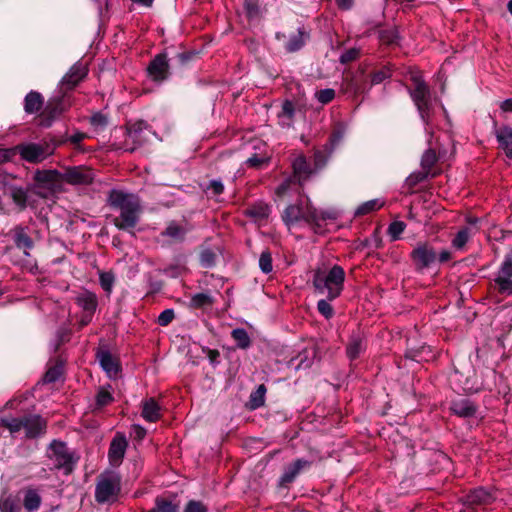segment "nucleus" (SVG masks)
I'll return each mask as SVG.
<instances>
[{"label":"nucleus","instance_id":"7","mask_svg":"<svg viewBox=\"0 0 512 512\" xmlns=\"http://www.w3.org/2000/svg\"><path fill=\"white\" fill-rule=\"evenodd\" d=\"M121 491V477L114 471H105L97 478L95 500L99 504L113 503Z\"/></svg>","mask_w":512,"mask_h":512},{"label":"nucleus","instance_id":"31","mask_svg":"<svg viewBox=\"0 0 512 512\" xmlns=\"http://www.w3.org/2000/svg\"><path fill=\"white\" fill-rule=\"evenodd\" d=\"M451 411L463 418L473 417L477 412V406L469 399H460L453 401L450 406Z\"/></svg>","mask_w":512,"mask_h":512},{"label":"nucleus","instance_id":"26","mask_svg":"<svg viewBox=\"0 0 512 512\" xmlns=\"http://www.w3.org/2000/svg\"><path fill=\"white\" fill-rule=\"evenodd\" d=\"M292 176L297 180L299 186H303L312 174L310 164L304 155L297 156L292 162Z\"/></svg>","mask_w":512,"mask_h":512},{"label":"nucleus","instance_id":"50","mask_svg":"<svg viewBox=\"0 0 512 512\" xmlns=\"http://www.w3.org/2000/svg\"><path fill=\"white\" fill-rule=\"evenodd\" d=\"M259 268L264 274H269L273 271L272 254L269 249L262 251L260 254Z\"/></svg>","mask_w":512,"mask_h":512},{"label":"nucleus","instance_id":"48","mask_svg":"<svg viewBox=\"0 0 512 512\" xmlns=\"http://www.w3.org/2000/svg\"><path fill=\"white\" fill-rule=\"evenodd\" d=\"M266 391V386L264 384H260L257 389L250 394V403L253 409H257L264 405Z\"/></svg>","mask_w":512,"mask_h":512},{"label":"nucleus","instance_id":"24","mask_svg":"<svg viewBox=\"0 0 512 512\" xmlns=\"http://www.w3.org/2000/svg\"><path fill=\"white\" fill-rule=\"evenodd\" d=\"M494 134L499 149L503 150L506 157L512 159V128L508 125L497 127L494 123Z\"/></svg>","mask_w":512,"mask_h":512},{"label":"nucleus","instance_id":"16","mask_svg":"<svg viewBox=\"0 0 512 512\" xmlns=\"http://www.w3.org/2000/svg\"><path fill=\"white\" fill-rule=\"evenodd\" d=\"M166 53L157 54L147 66L148 77L154 82H163L170 75Z\"/></svg>","mask_w":512,"mask_h":512},{"label":"nucleus","instance_id":"43","mask_svg":"<svg viewBox=\"0 0 512 512\" xmlns=\"http://www.w3.org/2000/svg\"><path fill=\"white\" fill-rule=\"evenodd\" d=\"M231 337L240 349H247L251 345V338L244 328H235L231 332Z\"/></svg>","mask_w":512,"mask_h":512},{"label":"nucleus","instance_id":"56","mask_svg":"<svg viewBox=\"0 0 512 512\" xmlns=\"http://www.w3.org/2000/svg\"><path fill=\"white\" fill-rule=\"evenodd\" d=\"M331 301L332 300H328V297L326 296L325 299H321L317 302L318 312L327 320L334 316V309L330 304Z\"/></svg>","mask_w":512,"mask_h":512},{"label":"nucleus","instance_id":"3","mask_svg":"<svg viewBox=\"0 0 512 512\" xmlns=\"http://www.w3.org/2000/svg\"><path fill=\"white\" fill-rule=\"evenodd\" d=\"M345 271L340 265H333L328 271L317 269L314 271L312 284L315 291L325 294L328 300L337 299L344 290Z\"/></svg>","mask_w":512,"mask_h":512},{"label":"nucleus","instance_id":"11","mask_svg":"<svg viewBox=\"0 0 512 512\" xmlns=\"http://www.w3.org/2000/svg\"><path fill=\"white\" fill-rule=\"evenodd\" d=\"M8 237L17 249L23 251L24 256H31V250L34 248L35 242L31 236V228L29 226L23 224L15 225L8 232Z\"/></svg>","mask_w":512,"mask_h":512},{"label":"nucleus","instance_id":"39","mask_svg":"<svg viewBox=\"0 0 512 512\" xmlns=\"http://www.w3.org/2000/svg\"><path fill=\"white\" fill-rule=\"evenodd\" d=\"M179 503L158 496L155 498V506L148 512H179Z\"/></svg>","mask_w":512,"mask_h":512},{"label":"nucleus","instance_id":"14","mask_svg":"<svg viewBox=\"0 0 512 512\" xmlns=\"http://www.w3.org/2000/svg\"><path fill=\"white\" fill-rule=\"evenodd\" d=\"M87 74L88 68L86 64L81 61L76 62L61 79L58 89L71 94L72 90L78 86Z\"/></svg>","mask_w":512,"mask_h":512},{"label":"nucleus","instance_id":"38","mask_svg":"<svg viewBox=\"0 0 512 512\" xmlns=\"http://www.w3.org/2000/svg\"><path fill=\"white\" fill-rule=\"evenodd\" d=\"M364 343L363 338L360 335L353 334L348 342L346 347L347 357L353 361L356 360L360 354L364 351Z\"/></svg>","mask_w":512,"mask_h":512},{"label":"nucleus","instance_id":"40","mask_svg":"<svg viewBox=\"0 0 512 512\" xmlns=\"http://www.w3.org/2000/svg\"><path fill=\"white\" fill-rule=\"evenodd\" d=\"M315 222H313L312 230L314 233H319L322 230V223L326 220H335L337 213L332 210H318L315 208Z\"/></svg>","mask_w":512,"mask_h":512},{"label":"nucleus","instance_id":"63","mask_svg":"<svg viewBox=\"0 0 512 512\" xmlns=\"http://www.w3.org/2000/svg\"><path fill=\"white\" fill-rule=\"evenodd\" d=\"M316 99L322 104L330 103L335 97V91L331 88L321 89L315 94Z\"/></svg>","mask_w":512,"mask_h":512},{"label":"nucleus","instance_id":"2","mask_svg":"<svg viewBox=\"0 0 512 512\" xmlns=\"http://www.w3.org/2000/svg\"><path fill=\"white\" fill-rule=\"evenodd\" d=\"M411 86L407 87L408 93L417 108L419 116L428 128L432 122L435 106L441 101L433 96L430 87L419 73L411 75Z\"/></svg>","mask_w":512,"mask_h":512},{"label":"nucleus","instance_id":"34","mask_svg":"<svg viewBox=\"0 0 512 512\" xmlns=\"http://www.w3.org/2000/svg\"><path fill=\"white\" fill-rule=\"evenodd\" d=\"M141 415L147 422H156L161 418V407L154 398H149L142 403Z\"/></svg>","mask_w":512,"mask_h":512},{"label":"nucleus","instance_id":"17","mask_svg":"<svg viewBox=\"0 0 512 512\" xmlns=\"http://www.w3.org/2000/svg\"><path fill=\"white\" fill-rule=\"evenodd\" d=\"M311 465L312 461L310 460L304 458L296 459L292 463L285 466L284 471L279 478L278 485L280 487H287L289 484L294 482V480L301 472L308 470Z\"/></svg>","mask_w":512,"mask_h":512},{"label":"nucleus","instance_id":"13","mask_svg":"<svg viewBox=\"0 0 512 512\" xmlns=\"http://www.w3.org/2000/svg\"><path fill=\"white\" fill-rule=\"evenodd\" d=\"M63 179L64 183L70 185H89L95 179V172L88 166H68L64 169Z\"/></svg>","mask_w":512,"mask_h":512},{"label":"nucleus","instance_id":"19","mask_svg":"<svg viewBox=\"0 0 512 512\" xmlns=\"http://www.w3.org/2000/svg\"><path fill=\"white\" fill-rule=\"evenodd\" d=\"M127 447L128 441L126 439L125 434L117 432L114 438L112 439L108 450V458L112 465L118 466L121 464L125 456Z\"/></svg>","mask_w":512,"mask_h":512},{"label":"nucleus","instance_id":"49","mask_svg":"<svg viewBox=\"0 0 512 512\" xmlns=\"http://www.w3.org/2000/svg\"><path fill=\"white\" fill-rule=\"evenodd\" d=\"M224 184L220 179H213L203 188V191L211 198H216L223 194Z\"/></svg>","mask_w":512,"mask_h":512},{"label":"nucleus","instance_id":"36","mask_svg":"<svg viewBox=\"0 0 512 512\" xmlns=\"http://www.w3.org/2000/svg\"><path fill=\"white\" fill-rule=\"evenodd\" d=\"M75 302L85 311V313L94 314L97 308V297L94 293L89 291L79 294L76 297Z\"/></svg>","mask_w":512,"mask_h":512},{"label":"nucleus","instance_id":"22","mask_svg":"<svg viewBox=\"0 0 512 512\" xmlns=\"http://www.w3.org/2000/svg\"><path fill=\"white\" fill-rule=\"evenodd\" d=\"M433 148L436 149V153L440 156L442 162L449 160L455 153L454 141L447 132L437 136L435 142H433Z\"/></svg>","mask_w":512,"mask_h":512},{"label":"nucleus","instance_id":"30","mask_svg":"<svg viewBox=\"0 0 512 512\" xmlns=\"http://www.w3.org/2000/svg\"><path fill=\"white\" fill-rule=\"evenodd\" d=\"M21 492L23 493L24 508L29 512L37 511L42 503L39 489L28 486L23 488Z\"/></svg>","mask_w":512,"mask_h":512},{"label":"nucleus","instance_id":"59","mask_svg":"<svg viewBox=\"0 0 512 512\" xmlns=\"http://www.w3.org/2000/svg\"><path fill=\"white\" fill-rule=\"evenodd\" d=\"M216 253L211 249H204L200 254L201 265L205 268H211L216 264Z\"/></svg>","mask_w":512,"mask_h":512},{"label":"nucleus","instance_id":"9","mask_svg":"<svg viewBox=\"0 0 512 512\" xmlns=\"http://www.w3.org/2000/svg\"><path fill=\"white\" fill-rule=\"evenodd\" d=\"M342 91L349 97L356 98L368 93L371 88L369 75L359 69L354 73L347 74L342 81Z\"/></svg>","mask_w":512,"mask_h":512},{"label":"nucleus","instance_id":"28","mask_svg":"<svg viewBox=\"0 0 512 512\" xmlns=\"http://www.w3.org/2000/svg\"><path fill=\"white\" fill-rule=\"evenodd\" d=\"M126 129L128 139L137 146H140L146 140V137L143 134L149 129V125L143 120H138L133 123H128L126 125Z\"/></svg>","mask_w":512,"mask_h":512},{"label":"nucleus","instance_id":"1","mask_svg":"<svg viewBox=\"0 0 512 512\" xmlns=\"http://www.w3.org/2000/svg\"><path fill=\"white\" fill-rule=\"evenodd\" d=\"M108 206L118 213L112 220L114 226L132 233L140 221L142 205L138 195L112 189L107 197Z\"/></svg>","mask_w":512,"mask_h":512},{"label":"nucleus","instance_id":"44","mask_svg":"<svg viewBox=\"0 0 512 512\" xmlns=\"http://www.w3.org/2000/svg\"><path fill=\"white\" fill-rule=\"evenodd\" d=\"M108 388H111V386L108 385L107 388L103 386L99 387L95 397L96 408L101 409L114 401V397Z\"/></svg>","mask_w":512,"mask_h":512},{"label":"nucleus","instance_id":"23","mask_svg":"<svg viewBox=\"0 0 512 512\" xmlns=\"http://www.w3.org/2000/svg\"><path fill=\"white\" fill-rule=\"evenodd\" d=\"M431 139L428 141L429 148L423 153L421 157V169L428 172L431 175V178H435L440 174L439 170H435L434 166L440 160V156L436 153V149L433 148V133L429 132Z\"/></svg>","mask_w":512,"mask_h":512},{"label":"nucleus","instance_id":"57","mask_svg":"<svg viewBox=\"0 0 512 512\" xmlns=\"http://www.w3.org/2000/svg\"><path fill=\"white\" fill-rule=\"evenodd\" d=\"M99 282L102 287V289L110 293L112 291L114 282H115V276L112 272H100L99 273Z\"/></svg>","mask_w":512,"mask_h":512},{"label":"nucleus","instance_id":"52","mask_svg":"<svg viewBox=\"0 0 512 512\" xmlns=\"http://www.w3.org/2000/svg\"><path fill=\"white\" fill-rule=\"evenodd\" d=\"M244 10L249 20L258 19L261 15L258 0H245Z\"/></svg>","mask_w":512,"mask_h":512},{"label":"nucleus","instance_id":"25","mask_svg":"<svg viewBox=\"0 0 512 512\" xmlns=\"http://www.w3.org/2000/svg\"><path fill=\"white\" fill-rule=\"evenodd\" d=\"M310 39V30H308L305 26H300L297 28L296 33H293L289 36V39L286 41L284 48L288 53H294L301 50L307 41Z\"/></svg>","mask_w":512,"mask_h":512},{"label":"nucleus","instance_id":"8","mask_svg":"<svg viewBox=\"0 0 512 512\" xmlns=\"http://www.w3.org/2000/svg\"><path fill=\"white\" fill-rule=\"evenodd\" d=\"M416 272H423L437 261V251L429 241H419L409 254Z\"/></svg>","mask_w":512,"mask_h":512},{"label":"nucleus","instance_id":"20","mask_svg":"<svg viewBox=\"0 0 512 512\" xmlns=\"http://www.w3.org/2000/svg\"><path fill=\"white\" fill-rule=\"evenodd\" d=\"M23 428L26 437L37 438L46 432L47 422L40 415H24Z\"/></svg>","mask_w":512,"mask_h":512},{"label":"nucleus","instance_id":"5","mask_svg":"<svg viewBox=\"0 0 512 512\" xmlns=\"http://www.w3.org/2000/svg\"><path fill=\"white\" fill-rule=\"evenodd\" d=\"M71 106L72 94L58 89L55 94L49 98L41 111L38 125L42 128L51 127L55 120L67 112Z\"/></svg>","mask_w":512,"mask_h":512},{"label":"nucleus","instance_id":"32","mask_svg":"<svg viewBox=\"0 0 512 512\" xmlns=\"http://www.w3.org/2000/svg\"><path fill=\"white\" fill-rule=\"evenodd\" d=\"M44 108V97L38 91H30L24 98V111L27 114H35Z\"/></svg>","mask_w":512,"mask_h":512},{"label":"nucleus","instance_id":"15","mask_svg":"<svg viewBox=\"0 0 512 512\" xmlns=\"http://www.w3.org/2000/svg\"><path fill=\"white\" fill-rule=\"evenodd\" d=\"M498 292L502 295H512V257H505L494 279Z\"/></svg>","mask_w":512,"mask_h":512},{"label":"nucleus","instance_id":"10","mask_svg":"<svg viewBox=\"0 0 512 512\" xmlns=\"http://www.w3.org/2000/svg\"><path fill=\"white\" fill-rule=\"evenodd\" d=\"M34 180L38 188L45 189L50 194L63 191V173L56 169L37 170L34 174Z\"/></svg>","mask_w":512,"mask_h":512},{"label":"nucleus","instance_id":"4","mask_svg":"<svg viewBox=\"0 0 512 512\" xmlns=\"http://www.w3.org/2000/svg\"><path fill=\"white\" fill-rule=\"evenodd\" d=\"M64 143V139L48 135L40 143L28 142L16 145V155L19 154L21 159L28 163L36 164L53 155L56 148Z\"/></svg>","mask_w":512,"mask_h":512},{"label":"nucleus","instance_id":"64","mask_svg":"<svg viewBox=\"0 0 512 512\" xmlns=\"http://www.w3.org/2000/svg\"><path fill=\"white\" fill-rule=\"evenodd\" d=\"M183 512H208V507L201 501L190 500L187 502Z\"/></svg>","mask_w":512,"mask_h":512},{"label":"nucleus","instance_id":"37","mask_svg":"<svg viewBox=\"0 0 512 512\" xmlns=\"http://www.w3.org/2000/svg\"><path fill=\"white\" fill-rule=\"evenodd\" d=\"M279 124L283 127L292 126L295 117V105L291 100H285L282 104L281 111L277 115Z\"/></svg>","mask_w":512,"mask_h":512},{"label":"nucleus","instance_id":"35","mask_svg":"<svg viewBox=\"0 0 512 512\" xmlns=\"http://www.w3.org/2000/svg\"><path fill=\"white\" fill-rule=\"evenodd\" d=\"M474 233L475 232L471 226L461 227L455 234L454 238L451 240L452 248L458 251L465 250L466 244L469 242Z\"/></svg>","mask_w":512,"mask_h":512},{"label":"nucleus","instance_id":"58","mask_svg":"<svg viewBox=\"0 0 512 512\" xmlns=\"http://www.w3.org/2000/svg\"><path fill=\"white\" fill-rule=\"evenodd\" d=\"M390 77H391V73H390L389 69L382 68L380 70L373 72L371 75H369V84L372 87L373 85H378V84L382 83L383 81H385L386 79H388Z\"/></svg>","mask_w":512,"mask_h":512},{"label":"nucleus","instance_id":"29","mask_svg":"<svg viewBox=\"0 0 512 512\" xmlns=\"http://www.w3.org/2000/svg\"><path fill=\"white\" fill-rule=\"evenodd\" d=\"M188 230L177 221H171L166 228L160 233L163 238L170 239L174 243H182L185 241Z\"/></svg>","mask_w":512,"mask_h":512},{"label":"nucleus","instance_id":"60","mask_svg":"<svg viewBox=\"0 0 512 512\" xmlns=\"http://www.w3.org/2000/svg\"><path fill=\"white\" fill-rule=\"evenodd\" d=\"M406 224L403 221H394L388 227V234L391 240L396 241L400 239V235L404 232Z\"/></svg>","mask_w":512,"mask_h":512},{"label":"nucleus","instance_id":"46","mask_svg":"<svg viewBox=\"0 0 512 512\" xmlns=\"http://www.w3.org/2000/svg\"><path fill=\"white\" fill-rule=\"evenodd\" d=\"M428 178H431V175L421 169L420 171H415L411 173L405 181V185L408 189L412 190L414 189L418 184L426 181Z\"/></svg>","mask_w":512,"mask_h":512},{"label":"nucleus","instance_id":"21","mask_svg":"<svg viewBox=\"0 0 512 512\" xmlns=\"http://www.w3.org/2000/svg\"><path fill=\"white\" fill-rule=\"evenodd\" d=\"M55 454V466L58 469L65 470L66 473H70L73 470V466L76 460L73 454L69 451L66 445L62 442L57 443L54 448Z\"/></svg>","mask_w":512,"mask_h":512},{"label":"nucleus","instance_id":"27","mask_svg":"<svg viewBox=\"0 0 512 512\" xmlns=\"http://www.w3.org/2000/svg\"><path fill=\"white\" fill-rule=\"evenodd\" d=\"M317 356L316 346L303 349L299 354L289 361V366L294 367L295 370L310 368L314 359Z\"/></svg>","mask_w":512,"mask_h":512},{"label":"nucleus","instance_id":"51","mask_svg":"<svg viewBox=\"0 0 512 512\" xmlns=\"http://www.w3.org/2000/svg\"><path fill=\"white\" fill-rule=\"evenodd\" d=\"M399 35L395 28L383 29L379 32V40L386 45L398 43Z\"/></svg>","mask_w":512,"mask_h":512},{"label":"nucleus","instance_id":"45","mask_svg":"<svg viewBox=\"0 0 512 512\" xmlns=\"http://www.w3.org/2000/svg\"><path fill=\"white\" fill-rule=\"evenodd\" d=\"M0 512H21L19 500L12 496H2L0 499Z\"/></svg>","mask_w":512,"mask_h":512},{"label":"nucleus","instance_id":"53","mask_svg":"<svg viewBox=\"0 0 512 512\" xmlns=\"http://www.w3.org/2000/svg\"><path fill=\"white\" fill-rule=\"evenodd\" d=\"M0 426L7 428L11 434L17 433L23 428V417L1 418Z\"/></svg>","mask_w":512,"mask_h":512},{"label":"nucleus","instance_id":"12","mask_svg":"<svg viewBox=\"0 0 512 512\" xmlns=\"http://www.w3.org/2000/svg\"><path fill=\"white\" fill-rule=\"evenodd\" d=\"M495 501V496L492 492L484 487H477L469 491L462 498L463 504L470 509L479 512V510H485L487 506L491 505Z\"/></svg>","mask_w":512,"mask_h":512},{"label":"nucleus","instance_id":"6","mask_svg":"<svg viewBox=\"0 0 512 512\" xmlns=\"http://www.w3.org/2000/svg\"><path fill=\"white\" fill-rule=\"evenodd\" d=\"M315 217V207L310 201L303 202L302 200L288 205L281 214L282 221L289 230L302 226L312 229Z\"/></svg>","mask_w":512,"mask_h":512},{"label":"nucleus","instance_id":"54","mask_svg":"<svg viewBox=\"0 0 512 512\" xmlns=\"http://www.w3.org/2000/svg\"><path fill=\"white\" fill-rule=\"evenodd\" d=\"M72 330L66 326L58 328L54 344V351H57L61 345L70 341Z\"/></svg>","mask_w":512,"mask_h":512},{"label":"nucleus","instance_id":"18","mask_svg":"<svg viewBox=\"0 0 512 512\" xmlns=\"http://www.w3.org/2000/svg\"><path fill=\"white\" fill-rule=\"evenodd\" d=\"M96 358L99 361L101 368L105 371L110 379H116L121 372V364L111 352L107 349H98Z\"/></svg>","mask_w":512,"mask_h":512},{"label":"nucleus","instance_id":"62","mask_svg":"<svg viewBox=\"0 0 512 512\" xmlns=\"http://www.w3.org/2000/svg\"><path fill=\"white\" fill-rule=\"evenodd\" d=\"M360 56V49L359 48H350L346 51H344L340 57L339 61L341 64H349L355 60H357Z\"/></svg>","mask_w":512,"mask_h":512},{"label":"nucleus","instance_id":"61","mask_svg":"<svg viewBox=\"0 0 512 512\" xmlns=\"http://www.w3.org/2000/svg\"><path fill=\"white\" fill-rule=\"evenodd\" d=\"M90 124L96 130H104L108 125V117L101 112H96L91 116Z\"/></svg>","mask_w":512,"mask_h":512},{"label":"nucleus","instance_id":"55","mask_svg":"<svg viewBox=\"0 0 512 512\" xmlns=\"http://www.w3.org/2000/svg\"><path fill=\"white\" fill-rule=\"evenodd\" d=\"M62 373L63 365L61 363L56 364L46 371L43 380L45 383H54L60 379Z\"/></svg>","mask_w":512,"mask_h":512},{"label":"nucleus","instance_id":"33","mask_svg":"<svg viewBox=\"0 0 512 512\" xmlns=\"http://www.w3.org/2000/svg\"><path fill=\"white\" fill-rule=\"evenodd\" d=\"M270 206L265 202L259 201L254 204L249 205L245 211L244 215L252 218L254 221H264L270 215Z\"/></svg>","mask_w":512,"mask_h":512},{"label":"nucleus","instance_id":"42","mask_svg":"<svg viewBox=\"0 0 512 512\" xmlns=\"http://www.w3.org/2000/svg\"><path fill=\"white\" fill-rule=\"evenodd\" d=\"M9 194L13 202L19 207L20 210L26 208L28 196L27 191L24 188L11 186L9 188Z\"/></svg>","mask_w":512,"mask_h":512},{"label":"nucleus","instance_id":"41","mask_svg":"<svg viewBox=\"0 0 512 512\" xmlns=\"http://www.w3.org/2000/svg\"><path fill=\"white\" fill-rule=\"evenodd\" d=\"M214 303L213 297L208 293L194 294L189 302V307L192 309H203L212 306Z\"/></svg>","mask_w":512,"mask_h":512},{"label":"nucleus","instance_id":"47","mask_svg":"<svg viewBox=\"0 0 512 512\" xmlns=\"http://www.w3.org/2000/svg\"><path fill=\"white\" fill-rule=\"evenodd\" d=\"M383 206V202L379 199H372L362 203L355 211V216H364L371 212L379 210Z\"/></svg>","mask_w":512,"mask_h":512}]
</instances>
